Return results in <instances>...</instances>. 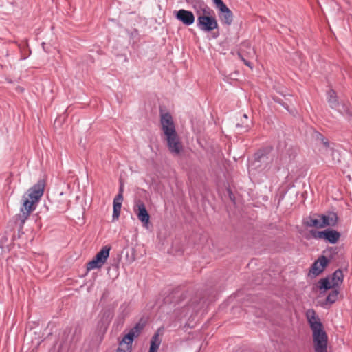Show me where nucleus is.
Segmentation results:
<instances>
[{
	"label": "nucleus",
	"mask_w": 352,
	"mask_h": 352,
	"mask_svg": "<svg viewBox=\"0 0 352 352\" xmlns=\"http://www.w3.org/2000/svg\"><path fill=\"white\" fill-rule=\"evenodd\" d=\"M197 27L201 31L209 32L218 28V23L211 14H207L197 19Z\"/></svg>",
	"instance_id": "obj_5"
},
{
	"label": "nucleus",
	"mask_w": 352,
	"mask_h": 352,
	"mask_svg": "<svg viewBox=\"0 0 352 352\" xmlns=\"http://www.w3.org/2000/svg\"><path fill=\"white\" fill-rule=\"evenodd\" d=\"M116 352H126L124 350L121 349L120 348H118L116 351Z\"/></svg>",
	"instance_id": "obj_32"
},
{
	"label": "nucleus",
	"mask_w": 352,
	"mask_h": 352,
	"mask_svg": "<svg viewBox=\"0 0 352 352\" xmlns=\"http://www.w3.org/2000/svg\"><path fill=\"white\" fill-rule=\"evenodd\" d=\"M322 228L327 226H335L338 223V215L333 212H329L326 214L319 215Z\"/></svg>",
	"instance_id": "obj_13"
},
{
	"label": "nucleus",
	"mask_w": 352,
	"mask_h": 352,
	"mask_svg": "<svg viewBox=\"0 0 352 352\" xmlns=\"http://www.w3.org/2000/svg\"><path fill=\"white\" fill-rule=\"evenodd\" d=\"M278 102L280 103L285 109H288L287 107L285 105V104H282L279 100H277Z\"/></svg>",
	"instance_id": "obj_33"
},
{
	"label": "nucleus",
	"mask_w": 352,
	"mask_h": 352,
	"mask_svg": "<svg viewBox=\"0 0 352 352\" xmlns=\"http://www.w3.org/2000/svg\"><path fill=\"white\" fill-rule=\"evenodd\" d=\"M217 8L225 4L222 0H212Z\"/></svg>",
	"instance_id": "obj_29"
},
{
	"label": "nucleus",
	"mask_w": 352,
	"mask_h": 352,
	"mask_svg": "<svg viewBox=\"0 0 352 352\" xmlns=\"http://www.w3.org/2000/svg\"><path fill=\"white\" fill-rule=\"evenodd\" d=\"M243 117H244L245 118H248V116H247V115H246V114H244V115H243Z\"/></svg>",
	"instance_id": "obj_34"
},
{
	"label": "nucleus",
	"mask_w": 352,
	"mask_h": 352,
	"mask_svg": "<svg viewBox=\"0 0 352 352\" xmlns=\"http://www.w3.org/2000/svg\"><path fill=\"white\" fill-rule=\"evenodd\" d=\"M111 247L104 246L94 256V258L87 264L88 271L99 269L102 267L109 256Z\"/></svg>",
	"instance_id": "obj_4"
},
{
	"label": "nucleus",
	"mask_w": 352,
	"mask_h": 352,
	"mask_svg": "<svg viewBox=\"0 0 352 352\" xmlns=\"http://www.w3.org/2000/svg\"><path fill=\"white\" fill-rule=\"evenodd\" d=\"M307 226L308 227H315L317 228H322L320 219H317L310 218L309 220L307 222Z\"/></svg>",
	"instance_id": "obj_21"
},
{
	"label": "nucleus",
	"mask_w": 352,
	"mask_h": 352,
	"mask_svg": "<svg viewBox=\"0 0 352 352\" xmlns=\"http://www.w3.org/2000/svg\"><path fill=\"white\" fill-rule=\"evenodd\" d=\"M175 17L186 26L192 25L195 20L193 12L184 9H180L178 11H176Z\"/></svg>",
	"instance_id": "obj_9"
},
{
	"label": "nucleus",
	"mask_w": 352,
	"mask_h": 352,
	"mask_svg": "<svg viewBox=\"0 0 352 352\" xmlns=\"http://www.w3.org/2000/svg\"><path fill=\"white\" fill-rule=\"evenodd\" d=\"M192 6L197 16V19L199 16L207 14H211L212 10L208 6L203 0H192Z\"/></svg>",
	"instance_id": "obj_12"
},
{
	"label": "nucleus",
	"mask_w": 352,
	"mask_h": 352,
	"mask_svg": "<svg viewBox=\"0 0 352 352\" xmlns=\"http://www.w3.org/2000/svg\"><path fill=\"white\" fill-rule=\"evenodd\" d=\"M123 194V185L121 184H120V186L119 188V192H118V195H122Z\"/></svg>",
	"instance_id": "obj_31"
},
{
	"label": "nucleus",
	"mask_w": 352,
	"mask_h": 352,
	"mask_svg": "<svg viewBox=\"0 0 352 352\" xmlns=\"http://www.w3.org/2000/svg\"><path fill=\"white\" fill-rule=\"evenodd\" d=\"M248 131V126L245 127V131Z\"/></svg>",
	"instance_id": "obj_37"
},
{
	"label": "nucleus",
	"mask_w": 352,
	"mask_h": 352,
	"mask_svg": "<svg viewBox=\"0 0 352 352\" xmlns=\"http://www.w3.org/2000/svg\"><path fill=\"white\" fill-rule=\"evenodd\" d=\"M160 344H161V340L159 337V334L157 333H156L151 338L149 351L157 352L160 347Z\"/></svg>",
	"instance_id": "obj_18"
},
{
	"label": "nucleus",
	"mask_w": 352,
	"mask_h": 352,
	"mask_svg": "<svg viewBox=\"0 0 352 352\" xmlns=\"http://www.w3.org/2000/svg\"><path fill=\"white\" fill-rule=\"evenodd\" d=\"M306 317L313 333L315 352H327V336L322 329V324L314 309H308Z\"/></svg>",
	"instance_id": "obj_1"
},
{
	"label": "nucleus",
	"mask_w": 352,
	"mask_h": 352,
	"mask_svg": "<svg viewBox=\"0 0 352 352\" xmlns=\"http://www.w3.org/2000/svg\"><path fill=\"white\" fill-rule=\"evenodd\" d=\"M327 101L331 108L336 109L343 116H348L351 117L352 120V112L351 111L349 105L345 103H340L336 92L332 89L327 92Z\"/></svg>",
	"instance_id": "obj_3"
},
{
	"label": "nucleus",
	"mask_w": 352,
	"mask_h": 352,
	"mask_svg": "<svg viewBox=\"0 0 352 352\" xmlns=\"http://www.w3.org/2000/svg\"><path fill=\"white\" fill-rule=\"evenodd\" d=\"M137 207L138 208H135L134 210L138 219L144 225H147L149 221L150 216L146 210L145 205L142 202L139 201V203L137 204Z\"/></svg>",
	"instance_id": "obj_14"
},
{
	"label": "nucleus",
	"mask_w": 352,
	"mask_h": 352,
	"mask_svg": "<svg viewBox=\"0 0 352 352\" xmlns=\"http://www.w3.org/2000/svg\"><path fill=\"white\" fill-rule=\"evenodd\" d=\"M319 284V289L320 290H328L330 289L336 288L334 285H333V283H331L330 278L329 277H326L324 278H322L318 282Z\"/></svg>",
	"instance_id": "obj_19"
},
{
	"label": "nucleus",
	"mask_w": 352,
	"mask_h": 352,
	"mask_svg": "<svg viewBox=\"0 0 352 352\" xmlns=\"http://www.w3.org/2000/svg\"><path fill=\"white\" fill-rule=\"evenodd\" d=\"M335 287H338L342 283L344 275L343 272L340 269L336 270L331 277H329Z\"/></svg>",
	"instance_id": "obj_17"
},
{
	"label": "nucleus",
	"mask_w": 352,
	"mask_h": 352,
	"mask_svg": "<svg viewBox=\"0 0 352 352\" xmlns=\"http://www.w3.org/2000/svg\"><path fill=\"white\" fill-rule=\"evenodd\" d=\"M217 9L221 12L219 16L221 21L228 25H231L233 21V14L232 11L226 4H223Z\"/></svg>",
	"instance_id": "obj_15"
},
{
	"label": "nucleus",
	"mask_w": 352,
	"mask_h": 352,
	"mask_svg": "<svg viewBox=\"0 0 352 352\" xmlns=\"http://www.w3.org/2000/svg\"><path fill=\"white\" fill-rule=\"evenodd\" d=\"M122 205L120 204H113V210H121Z\"/></svg>",
	"instance_id": "obj_30"
},
{
	"label": "nucleus",
	"mask_w": 352,
	"mask_h": 352,
	"mask_svg": "<svg viewBox=\"0 0 352 352\" xmlns=\"http://www.w3.org/2000/svg\"><path fill=\"white\" fill-rule=\"evenodd\" d=\"M197 352H199V351H197Z\"/></svg>",
	"instance_id": "obj_38"
},
{
	"label": "nucleus",
	"mask_w": 352,
	"mask_h": 352,
	"mask_svg": "<svg viewBox=\"0 0 352 352\" xmlns=\"http://www.w3.org/2000/svg\"><path fill=\"white\" fill-rule=\"evenodd\" d=\"M123 201V195H117L114 198L113 204H120L122 205V202Z\"/></svg>",
	"instance_id": "obj_27"
},
{
	"label": "nucleus",
	"mask_w": 352,
	"mask_h": 352,
	"mask_svg": "<svg viewBox=\"0 0 352 352\" xmlns=\"http://www.w3.org/2000/svg\"><path fill=\"white\" fill-rule=\"evenodd\" d=\"M120 309L122 311V313L120 314V316L121 318V320H124V318L127 316L129 311L128 309V305L126 303L122 304Z\"/></svg>",
	"instance_id": "obj_23"
},
{
	"label": "nucleus",
	"mask_w": 352,
	"mask_h": 352,
	"mask_svg": "<svg viewBox=\"0 0 352 352\" xmlns=\"http://www.w3.org/2000/svg\"><path fill=\"white\" fill-rule=\"evenodd\" d=\"M35 203V201H33L30 199H26L24 200L23 204L21 208V213L18 215V218L21 221V226L24 224L30 212L34 210V207L33 206Z\"/></svg>",
	"instance_id": "obj_10"
},
{
	"label": "nucleus",
	"mask_w": 352,
	"mask_h": 352,
	"mask_svg": "<svg viewBox=\"0 0 352 352\" xmlns=\"http://www.w3.org/2000/svg\"><path fill=\"white\" fill-rule=\"evenodd\" d=\"M311 234L315 239H324L325 236V230L323 231H311Z\"/></svg>",
	"instance_id": "obj_25"
},
{
	"label": "nucleus",
	"mask_w": 352,
	"mask_h": 352,
	"mask_svg": "<svg viewBox=\"0 0 352 352\" xmlns=\"http://www.w3.org/2000/svg\"><path fill=\"white\" fill-rule=\"evenodd\" d=\"M339 294V290L336 287L333 288V290L328 294L326 298V302L331 305L334 303L338 298Z\"/></svg>",
	"instance_id": "obj_20"
},
{
	"label": "nucleus",
	"mask_w": 352,
	"mask_h": 352,
	"mask_svg": "<svg viewBox=\"0 0 352 352\" xmlns=\"http://www.w3.org/2000/svg\"><path fill=\"white\" fill-rule=\"evenodd\" d=\"M329 260L324 256H320L316 261L314 262L309 270V274H312L314 276H318L321 274L325 267L327 265Z\"/></svg>",
	"instance_id": "obj_11"
},
{
	"label": "nucleus",
	"mask_w": 352,
	"mask_h": 352,
	"mask_svg": "<svg viewBox=\"0 0 352 352\" xmlns=\"http://www.w3.org/2000/svg\"><path fill=\"white\" fill-rule=\"evenodd\" d=\"M316 138L320 140L322 144V153L327 157H331L333 163L339 162L340 160V153L331 146L328 140L319 133H316Z\"/></svg>",
	"instance_id": "obj_6"
},
{
	"label": "nucleus",
	"mask_w": 352,
	"mask_h": 352,
	"mask_svg": "<svg viewBox=\"0 0 352 352\" xmlns=\"http://www.w3.org/2000/svg\"><path fill=\"white\" fill-rule=\"evenodd\" d=\"M160 122L169 151L175 155H179L182 151V144L176 132L171 115L168 113H162Z\"/></svg>",
	"instance_id": "obj_2"
},
{
	"label": "nucleus",
	"mask_w": 352,
	"mask_h": 352,
	"mask_svg": "<svg viewBox=\"0 0 352 352\" xmlns=\"http://www.w3.org/2000/svg\"><path fill=\"white\" fill-rule=\"evenodd\" d=\"M252 53L253 54H255V52H254V50H252Z\"/></svg>",
	"instance_id": "obj_35"
},
{
	"label": "nucleus",
	"mask_w": 352,
	"mask_h": 352,
	"mask_svg": "<svg viewBox=\"0 0 352 352\" xmlns=\"http://www.w3.org/2000/svg\"><path fill=\"white\" fill-rule=\"evenodd\" d=\"M135 338V335L133 334L132 332H129L127 334L124 336V337L122 339V342H124L125 344L128 345H131Z\"/></svg>",
	"instance_id": "obj_22"
},
{
	"label": "nucleus",
	"mask_w": 352,
	"mask_h": 352,
	"mask_svg": "<svg viewBox=\"0 0 352 352\" xmlns=\"http://www.w3.org/2000/svg\"><path fill=\"white\" fill-rule=\"evenodd\" d=\"M238 56L240 58V59L245 64V65H247L248 67H249L250 69H252L253 68V65L252 64V63H250V61L245 60L243 56L241 55V53H239L238 54Z\"/></svg>",
	"instance_id": "obj_26"
},
{
	"label": "nucleus",
	"mask_w": 352,
	"mask_h": 352,
	"mask_svg": "<svg viewBox=\"0 0 352 352\" xmlns=\"http://www.w3.org/2000/svg\"><path fill=\"white\" fill-rule=\"evenodd\" d=\"M273 155L271 153V149L265 148L258 151L254 155L253 166L258 167L263 164L264 167H267L272 162Z\"/></svg>",
	"instance_id": "obj_7"
},
{
	"label": "nucleus",
	"mask_w": 352,
	"mask_h": 352,
	"mask_svg": "<svg viewBox=\"0 0 352 352\" xmlns=\"http://www.w3.org/2000/svg\"><path fill=\"white\" fill-rule=\"evenodd\" d=\"M340 234L336 230H325L324 239L331 244H335L339 240Z\"/></svg>",
	"instance_id": "obj_16"
},
{
	"label": "nucleus",
	"mask_w": 352,
	"mask_h": 352,
	"mask_svg": "<svg viewBox=\"0 0 352 352\" xmlns=\"http://www.w3.org/2000/svg\"><path fill=\"white\" fill-rule=\"evenodd\" d=\"M142 329V325H141L140 324L138 323L135 324V326L132 328L129 332H132L133 333L134 335H135V338L138 337L141 331V330Z\"/></svg>",
	"instance_id": "obj_24"
},
{
	"label": "nucleus",
	"mask_w": 352,
	"mask_h": 352,
	"mask_svg": "<svg viewBox=\"0 0 352 352\" xmlns=\"http://www.w3.org/2000/svg\"><path fill=\"white\" fill-rule=\"evenodd\" d=\"M236 127H241V125L239 124H237Z\"/></svg>",
	"instance_id": "obj_36"
},
{
	"label": "nucleus",
	"mask_w": 352,
	"mask_h": 352,
	"mask_svg": "<svg viewBox=\"0 0 352 352\" xmlns=\"http://www.w3.org/2000/svg\"><path fill=\"white\" fill-rule=\"evenodd\" d=\"M120 210H113V215H112V219L113 221L118 220L120 217Z\"/></svg>",
	"instance_id": "obj_28"
},
{
	"label": "nucleus",
	"mask_w": 352,
	"mask_h": 352,
	"mask_svg": "<svg viewBox=\"0 0 352 352\" xmlns=\"http://www.w3.org/2000/svg\"><path fill=\"white\" fill-rule=\"evenodd\" d=\"M45 186V181L40 179L28 190L29 199L36 203L43 195Z\"/></svg>",
	"instance_id": "obj_8"
}]
</instances>
